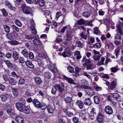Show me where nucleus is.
<instances>
[{"instance_id": "54", "label": "nucleus", "mask_w": 123, "mask_h": 123, "mask_svg": "<svg viewBox=\"0 0 123 123\" xmlns=\"http://www.w3.org/2000/svg\"><path fill=\"white\" fill-rule=\"evenodd\" d=\"M68 71L71 73H73L74 72V69L71 66H68Z\"/></svg>"}, {"instance_id": "5", "label": "nucleus", "mask_w": 123, "mask_h": 123, "mask_svg": "<svg viewBox=\"0 0 123 123\" xmlns=\"http://www.w3.org/2000/svg\"><path fill=\"white\" fill-rule=\"evenodd\" d=\"M104 115L101 112L99 111L97 115L96 120L99 123H102L103 121Z\"/></svg>"}, {"instance_id": "24", "label": "nucleus", "mask_w": 123, "mask_h": 123, "mask_svg": "<svg viewBox=\"0 0 123 123\" xmlns=\"http://www.w3.org/2000/svg\"><path fill=\"white\" fill-rule=\"evenodd\" d=\"M74 55L76 57V58L78 60L80 59L81 58L80 51H76L74 53Z\"/></svg>"}, {"instance_id": "64", "label": "nucleus", "mask_w": 123, "mask_h": 123, "mask_svg": "<svg viewBox=\"0 0 123 123\" xmlns=\"http://www.w3.org/2000/svg\"><path fill=\"white\" fill-rule=\"evenodd\" d=\"M69 27V26L68 25L65 26L63 27L62 29L61 30V32L62 33H64L65 31Z\"/></svg>"}, {"instance_id": "27", "label": "nucleus", "mask_w": 123, "mask_h": 123, "mask_svg": "<svg viewBox=\"0 0 123 123\" xmlns=\"http://www.w3.org/2000/svg\"><path fill=\"white\" fill-rule=\"evenodd\" d=\"M8 80L9 83L12 85H15L16 83V81L14 80L13 78H9L8 79Z\"/></svg>"}, {"instance_id": "33", "label": "nucleus", "mask_w": 123, "mask_h": 123, "mask_svg": "<svg viewBox=\"0 0 123 123\" xmlns=\"http://www.w3.org/2000/svg\"><path fill=\"white\" fill-rule=\"evenodd\" d=\"M31 33L33 34H36L37 32L35 28V27L34 26H31Z\"/></svg>"}, {"instance_id": "13", "label": "nucleus", "mask_w": 123, "mask_h": 123, "mask_svg": "<svg viewBox=\"0 0 123 123\" xmlns=\"http://www.w3.org/2000/svg\"><path fill=\"white\" fill-rule=\"evenodd\" d=\"M85 91L86 94L91 96L94 95L95 94L94 92L91 87L89 89L85 90Z\"/></svg>"}, {"instance_id": "39", "label": "nucleus", "mask_w": 123, "mask_h": 123, "mask_svg": "<svg viewBox=\"0 0 123 123\" xmlns=\"http://www.w3.org/2000/svg\"><path fill=\"white\" fill-rule=\"evenodd\" d=\"M82 14L83 16L85 17L88 18L89 17L90 15V12L87 11H86L83 12Z\"/></svg>"}, {"instance_id": "20", "label": "nucleus", "mask_w": 123, "mask_h": 123, "mask_svg": "<svg viewBox=\"0 0 123 123\" xmlns=\"http://www.w3.org/2000/svg\"><path fill=\"white\" fill-rule=\"evenodd\" d=\"M76 104L79 107L80 109L82 108L84 106L83 102L80 100L77 101L76 102Z\"/></svg>"}, {"instance_id": "11", "label": "nucleus", "mask_w": 123, "mask_h": 123, "mask_svg": "<svg viewBox=\"0 0 123 123\" xmlns=\"http://www.w3.org/2000/svg\"><path fill=\"white\" fill-rule=\"evenodd\" d=\"M5 5L7 6L11 10L14 11H16V8L11 5L9 1L6 0L5 1Z\"/></svg>"}, {"instance_id": "55", "label": "nucleus", "mask_w": 123, "mask_h": 123, "mask_svg": "<svg viewBox=\"0 0 123 123\" xmlns=\"http://www.w3.org/2000/svg\"><path fill=\"white\" fill-rule=\"evenodd\" d=\"M92 65V64L91 62L87 63L86 69L87 70L91 69Z\"/></svg>"}, {"instance_id": "25", "label": "nucleus", "mask_w": 123, "mask_h": 123, "mask_svg": "<svg viewBox=\"0 0 123 123\" xmlns=\"http://www.w3.org/2000/svg\"><path fill=\"white\" fill-rule=\"evenodd\" d=\"M34 79L35 82L38 84H40L42 82L41 78L38 77H36Z\"/></svg>"}, {"instance_id": "14", "label": "nucleus", "mask_w": 123, "mask_h": 123, "mask_svg": "<svg viewBox=\"0 0 123 123\" xmlns=\"http://www.w3.org/2000/svg\"><path fill=\"white\" fill-rule=\"evenodd\" d=\"M32 103L36 107L38 108L40 107V103L37 99H33L32 101Z\"/></svg>"}, {"instance_id": "58", "label": "nucleus", "mask_w": 123, "mask_h": 123, "mask_svg": "<svg viewBox=\"0 0 123 123\" xmlns=\"http://www.w3.org/2000/svg\"><path fill=\"white\" fill-rule=\"evenodd\" d=\"M64 51V52H66V53L69 55L71 54L70 49V48H67L66 49H65Z\"/></svg>"}, {"instance_id": "40", "label": "nucleus", "mask_w": 123, "mask_h": 123, "mask_svg": "<svg viewBox=\"0 0 123 123\" xmlns=\"http://www.w3.org/2000/svg\"><path fill=\"white\" fill-rule=\"evenodd\" d=\"M35 35H25V38L28 39L32 40L34 38V37Z\"/></svg>"}, {"instance_id": "46", "label": "nucleus", "mask_w": 123, "mask_h": 123, "mask_svg": "<svg viewBox=\"0 0 123 123\" xmlns=\"http://www.w3.org/2000/svg\"><path fill=\"white\" fill-rule=\"evenodd\" d=\"M38 3L39 6L41 7L43 6L45 4V2L44 0H39Z\"/></svg>"}, {"instance_id": "59", "label": "nucleus", "mask_w": 123, "mask_h": 123, "mask_svg": "<svg viewBox=\"0 0 123 123\" xmlns=\"http://www.w3.org/2000/svg\"><path fill=\"white\" fill-rule=\"evenodd\" d=\"M18 59V61L20 63H23L25 62L24 58L22 57H20Z\"/></svg>"}, {"instance_id": "45", "label": "nucleus", "mask_w": 123, "mask_h": 123, "mask_svg": "<svg viewBox=\"0 0 123 123\" xmlns=\"http://www.w3.org/2000/svg\"><path fill=\"white\" fill-rule=\"evenodd\" d=\"M99 75L101 78H105L107 79L109 78V76L107 74H99Z\"/></svg>"}, {"instance_id": "23", "label": "nucleus", "mask_w": 123, "mask_h": 123, "mask_svg": "<svg viewBox=\"0 0 123 123\" xmlns=\"http://www.w3.org/2000/svg\"><path fill=\"white\" fill-rule=\"evenodd\" d=\"M4 62L9 68L11 69L12 68V64L9 61L5 60Z\"/></svg>"}, {"instance_id": "62", "label": "nucleus", "mask_w": 123, "mask_h": 123, "mask_svg": "<svg viewBox=\"0 0 123 123\" xmlns=\"http://www.w3.org/2000/svg\"><path fill=\"white\" fill-rule=\"evenodd\" d=\"M12 27L13 30L16 31L17 32H18L19 31V29L15 25H13L12 26Z\"/></svg>"}, {"instance_id": "41", "label": "nucleus", "mask_w": 123, "mask_h": 123, "mask_svg": "<svg viewBox=\"0 0 123 123\" xmlns=\"http://www.w3.org/2000/svg\"><path fill=\"white\" fill-rule=\"evenodd\" d=\"M113 98L116 99H119L120 95L119 94L117 93H112Z\"/></svg>"}, {"instance_id": "51", "label": "nucleus", "mask_w": 123, "mask_h": 123, "mask_svg": "<svg viewBox=\"0 0 123 123\" xmlns=\"http://www.w3.org/2000/svg\"><path fill=\"white\" fill-rule=\"evenodd\" d=\"M77 23L79 25H81L85 23V21L82 18H81L78 21Z\"/></svg>"}, {"instance_id": "37", "label": "nucleus", "mask_w": 123, "mask_h": 123, "mask_svg": "<svg viewBox=\"0 0 123 123\" xmlns=\"http://www.w3.org/2000/svg\"><path fill=\"white\" fill-rule=\"evenodd\" d=\"M8 94H6V95H1L0 96L2 100L3 101H5L7 99L8 96Z\"/></svg>"}, {"instance_id": "19", "label": "nucleus", "mask_w": 123, "mask_h": 123, "mask_svg": "<svg viewBox=\"0 0 123 123\" xmlns=\"http://www.w3.org/2000/svg\"><path fill=\"white\" fill-rule=\"evenodd\" d=\"M12 56L15 60H17L18 59L19 57L18 53L16 51H14L13 53Z\"/></svg>"}, {"instance_id": "53", "label": "nucleus", "mask_w": 123, "mask_h": 123, "mask_svg": "<svg viewBox=\"0 0 123 123\" xmlns=\"http://www.w3.org/2000/svg\"><path fill=\"white\" fill-rule=\"evenodd\" d=\"M72 120L74 123H78L79 122V119L78 117H73Z\"/></svg>"}, {"instance_id": "63", "label": "nucleus", "mask_w": 123, "mask_h": 123, "mask_svg": "<svg viewBox=\"0 0 123 123\" xmlns=\"http://www.w3.org/2000/svg\"><path fill=\"white\" fill-rule=\"evenodd\" d=\"M7 38L10 40H12L13 38V37L12 34L11 33H8L7 34Z\"/></svg>"}, {"instance_id": "38", "label": "nucleus", "mask_w": 123, "mask_h": 123, "mask_svg": "<svg viewBox=\"0 0 123 123\" xmlns=\"http://www.w3.org/2000/svg\"><path fill=\"white\" fill-rule=\"evenodd\" d=\"M22 111L26 114L29 113L30 112L29 109L27 106L25 105V107H24V108L23 109V110H22Z\"/></svg>"}, {"instance_id": "50", "label": "nucleus", "mask_w": 123, "mask_h": 123, "mask_svg": "<svg viewBox=\"0 0 123 123\" xmlns=\"http://www.w3.org/2000/svg\"><path fill=\"white\" fill-rule=\"evenodd\" d=\"M67 29L66 35H72V31L71 29L69 27Z\"/></svg>"}, {"instance_id": "30", "label": "nucleus", "mask_w": 123, "mask_h": 123, "mask_svg": "<svg viewBox=\"0 0 123 123\" xmlns=\"http://www.w3.org/2000/svg\"><path fill=\"white\" fill-rule=\"evenodd\" d=\"M44 75L45 77L47 79L50 78L51 76V73L48 72H45L44 73Z\"/></svg>"}, {"instance_id": "10", "label": "nucleus", "mask_w": 123, "mask_h": 123, "mask_svg": "<svg viewBox=\"0 0 123 123\" xmlns=\"http://www.w3.org/2000/svg\"><path fill=\"white\" fill-rule=\"evenodd\" d=\"M15 105L17 109L20 111H22L25 106V105L20 104L18 102L16 103Z\"/></svg>"}, {"instance_id": "43", "label": "nucleus", "mask_w": 123, "mask_h": 123, "mask_svg": "<svg viewBox=\"0 0 123 123\" xmlns=\"http://www.w3.org/2000/svg\"><path fill=\"white\" fill-rule=\"evenodd\" d=\"M47 106L46 104L45 103H42L40 104L39 108H40L41 109L43 110H45L47 107Z\"/></svg>"}, {"instance_id": "4", "label": "nucleus", "mask_w": 123, "mask_h": 123, "mask_svg": "<svg viewBox=\"0 0 123 123\" xmlns=\"http://www.w3.org/2000/svg\"><path fill=\"white\" fill-rule=\"evenodd\" d=\"M104 111L106 114L109 115H110L113 113L112 108L109 105H107L105 107Z\"/></svg>"}, {"instance_id": "35", "label": "nucleus", "mask_w": 123, "mask_h": 123, "mask_svg": "<svg viewBox=\"0 0 123 123\" xmlns=\"http://www.w3.org/2000/svg\"><path fill=\"white\" fill-rule=\"evenodd\" d=\"M3 27L6 32L9 33L10 32V28L9 26L5 25H3Z\"/></svg>"}, {"instance_id": "42", "label": "nucleus", "mask_w": 123, "mask_h": 123, "mask_svg": "<svg viewBox=\"0 0 123 123\" xmlns=\"http://www.w3.org/2000/svg\"><path fill=\"white\" fill-rule=\"evenodd\" d=\"M101 43H98L95 44L93 46L95 48L99 49L101 47Z\"/></svg>"}, {"instance_id": "44", "label": "nucleus", "mask_w": 123, "mask_h": 123, "mask_svg": "<svg viewBox=\"0 0 123 123\" xmlns=\"http://www.w3.org/2000/svg\"><path fill=\"white\" fill-rule=\"evenodd\" d=\"M116 27L117 28V31H118L120 35H122L123 33L122 32V29L120 25L119 24H118L117 25Z\"/></svg>"}, {"instance_id": "47", "label": "nucleus", "mask_w": 123, "mask_h": 123, "mask_svg": "<svg viewBox=\"0 0 123 123\" xmlns=\"http://www.w3.org/2000/svg\"><path fill=\"white\" fill-rule=\"evenodd\" d=\"M81 62L83 63L84 62H87V63L91 62L90 60L89 59H87L86 58V56L83 57V59L81 60Z\"/></svg>"}, {"instance_id": "15", "label": "nucleus", "mask_w": 123, "mask_h": 123, "mask_svg": "<svg viewBox=\"0 0 123 123\" xmlns=\"http://www.w3.org/2000/svg\"><path fill=\"white\" fill-rule=\"evenodd\" d=\"M84 104L86 105H91L92 103V101L89 98H86L84 100Z\"/></svg>"}, {"instance_id": "17", "label": "nucleus", "mask_w": 123, "mask_h": 123, "mask_svg": "<svg viewBox=\"0 0 123 123\" xmlns=\"http://www.w3.org/2000/svg\"><path fill=\"white\" fill-rule=\"evenodd\" d=\"M25 64L27 67L31 69L34 68V66L31 62L29 61H26L25 62Z\"/></svg>"}, {"instance_id": "22", "label": "nucleus", "mask_w": 123, "mask_h": 123, "mask_svg": "<svg viewBox=\"0 0 123 123\" xmlns=\"http://www.w3.org/2000/svg\"><path fill=\"white\" fill-rule=\"evenodd\" d=\"M47 108L48 111L49 113H52L54 111L53 107L51 105H47Z\"/></svg>"}, {"instance_id": "49", "label": "nucleus", "mask_w": 123, "mask_h": 123, "mask_svg": "<svg viewBox=\"0 0 123 123\" xmlns=\"http://www.w3.org/2000/svg\"><path fill=\"white\" fill-rule=\"evenodd\" d=\"M93 33L96 35L99 34L100 33V32L98 30V28L97 27H96L94 29Z\"/></svg>"}, {"instance_id": "31", "label": "nucleus", "mask_w": 123, "mask_h": 123, "mask_svg": "<svg viewBox=\"0 0 123 123\" xmlns=\"http://www.w3.org/2000/svg\"><path fill=\"white\" fill-rule=\"evenodd\" d=\"M83 44L80 41H77L75 43V46L78 47L82 48L83 47Z\"/></svg>"}, {"instance_id": "56", "label": "nucleus", "mask_w": 123, "mask_h": 123, "mask_svg": "<svg viewBox=\"0 0 123 123\" xmlns=\"http://www.w3.org/2000/svg\"><path fill=\"white\" fill-rule=\"evenodd\" d=\"M114 53L117 58L120 53V50L118 49H116L114 50Z\"/></svg>"}, {"instance_id": "12", "label": "nucleus", "mask_w": 123, "mask_h": 123, "mask_svg": "<svg viewBox=\"0 0 123 123\" xmlns=\"http://www.w3.org/2000/svg\"><path fill=\"white\" fill-rule=\"evenodd\" d=\"M63 79L66 80L68 83L70 84H74V80L72 78L68 77L65 75L63 76Z\"/></svg>"}, {"instance_id": "1", "label": "nucleus", "mask_w": 123, "mask_h": 123, "mask_svg": "<svg viewBox=\"0 0 123 123\" xmlns=\"http://www.w3.org/2000/svg\"><path fill=\"white\" fill-rule=\"evenodd\" d=\"M22 11L25 14H29L31 13L32 10L31 7L27 6L24 3L21 4Z\"/></svg>"}, {"instance_id": "18", "label": "nucleus", "mask_w": 123, "mask_h": 123, "mask_svg": "<svg viewBox=\"0 0 123 123\" xmlns=\"http://www.w3.org/2000/svg\"><path fill=\"white\" fill-rule=\"evenodd\" d=\"M15 120L18 123H23L24 121L23 118L20 116H17L15 118Z\"/></svg>"}, {"instance_id": "32", "label": "nucleus", "mask_w": 123, "mask_h": 123, "mask_svg": "<svg viewBox=\"0 0 123 123\" xmlns=\"http://www.w3.org/2000/svg\"><path fill=\"white\" fill-rule=\"evenodd\" d=\"M94 100L95 103L97 104H99L100 101L99 98L96 96H94Z\"/></svg>"}, {"instance_id": "8", "label": "nucleus", "mask_w": 123, "mask_h": 123, "mask_svg": "<svg viewBox=\"0 0 123 123\" xmlns=\"http://www.w3.org/2000/svg\"><path fill=\"white\" fill-rule=\"evenodd\" d=\"M35 39L33 41L34 44L37 46H41L42 45L41 42L38 39L39 38V36L37 35H35L34 37Z\"/></svg>"}, {"instance_id": "29", "label": "nucleus", "mask_w": 123, "mask_h": 123, "mask_svg": "<svg viewBox=\"0 0 123 123\" xmlns=\"http://www.w3.org/2000/svg\"><path fill=\"white\" fill-rule=\"evenodd\" d=\"M18 100L19 102V103L25 105L26 103V101L23 97H21L20 98H18Z\"/></svg>"}, {"instance_id": "34", "label": "nucleus", "mask_w": 123, "mask_h": 123, "mask_svg": "<svg viewBox=\"0 0 123 123\" xmlns=\"http://www.w3.org/2000/svg\"><path fill=\"white\" fill-rule=\"evenodd\" d=\"M65 102L69 104L71 103L72 101V98L69 97L65 98H64Z\"/></svg>"}, {"instance_id": "60", "label": "nucleus", "mask_w": 123, "mask_h": 123, "mask_svg": "<svg viewBox=\"0 0 123 123\" xmlns=\"http://www.w3.org/2000/svg\"><path fill=\"white\" fill-rule=\"evenodd\" d=\"M37 62L39 66L41 67H42L43 66L44 64V63L43 61L39 60H38L37 61Z\"/></svg>"}, {"instance_id": "61", "label": "nucleus", "mask_w": 123, "mask_h": 123, "mask_svg": "<svg viewBox=\"0 0 123 123\" xmlns=\"http://www.w3.org/2000/svg\"><path fill=\"white\" fill-rule=\"evenodd\" d=\"M93 58L94 61L99 60L100 59V56L99 55H95L94 56Z\"/></svg>"}, {"instance_id": "16", "label": "nucleus", "mask_w": 123, "mask_h": 123, "mask_svg": "<svg viewBox=\"0 0 123 123\" xmlns=\"http://www.w3.org/2000/svg\"><path fill=\"white\" fill-rule=\"evenodd\" d=\"M50 13V12L49 10H46L44 11V15L46 18L48 19H49V18H50L52 19V18Z\"/></svg>"}, {"instance_id": "28", "label": "nucleus", "mask_w": 123, "mask_h": 123, "mask_svg": "<svg viewBox=\"0 0 123 123\" xmlns=\"http://www.w3.org/2000/svg\"><path fill=\"white\" fill-rule=\"evenodd\" d=\"M108 49L110 52L111 51L114 49V46L112 42H111L107 47Z\"/></svg>"}, {"instance_id": "7", "label": "nucleus", "mask_w": 123, "mask_h": 123, "mask_svg": "<svg viewBox=\"0 0 123 123\" xmlns=\"http://www.w3.org/2000/svg\"><path fill=\"white\" fill-rule=\"evenodd\" d=\"M117 85V81L116 80H114L110 84L109 86H108V91L110 92H111L115 88Z\"/></svg>"}, {"instance_id": "3", "label": "nucleus", "mask_w": 123, "mask_h": 123, "mask_svg": "<svg viewBox=\"0 0 123 123\" xmlns=\"http://www.w3.org/2000/svg\"><path fill=\"white\" fill-rule=\"evenodd\" d=\"M47 65L49 66V68L51 69V71L54 73H56L58 70L56 67L53 64L51 61H49L47 62Z\"/></svg>"}, {"instance_id": "26", "label": "nucleus", "mask_w": 123, "mask_h": 123, "mask_svg": "<svg viewBox=\"0 0 123 123\" xmlns=\"http://www.w3.org/2000/svg\"><path fill=\"white\" fill-rule=\"evenodd\" d=\"M21 53L25 57H27L28 55V52L26 49H24L23 50L21 51Z\"/></svg>"}, {"instance_id": "57", "label": "nucleus", "mask_w": 123, "mask_h": 123, "mask_svg": "<svg viewBox=\"0 0 123 123\" xmlns=\"http://www.w3.org/2000/svg\"><path fill=\"white\" fill-rule=\"evenodd\" d=\"M57 89L56 88L55 86L52 88L51 90V93L53 95H55L56 94V92L57 91Z\"/></svg>"}, {"instance_id": "48", "label": "nucleus", "mask_w": 123, "mask_h": 123, "mask_svg": "<svg viewBox=\"0 0 123 123\" xmlns=\"http://www.w3.org/2000/svg\"><path fill=\"white\" fill-rule=\"evenodd\" d=\"M25 83V80L22 78H20L19 80L18 83L20 85L24 84Z\"/></svg>"}, {"instance_id": "6", "label": "nucleus", "mask_w": 123, "mask_h": 123, "mask_svg": "<svg viewBox=\"0 0 123 123\" xmlns=\"http://www.w3.org/2000/svg\"><path fill=\"white\" fill-rule=\"evenodd\" d=\"M55 86L57 91L61 93H64V85L56 84L55 85Z\"/></svg>"}, {"instance_id": "21", "label": "nucleus", "mask_w": 123, "mask_h": 123, "mask_svg": "<svg viewBox=\"0 0 123 123\" xmlns=\"http://www.w3.org/2000/svg\"><path fill=\"white\" fill-rule=\"evenodd\" d=\"M13 95L15 97H17L18 94V92L17 89L16 88H13L12 89Z\"/></svg>"}, {"instance_id": "36", "label": "nucleus", "mask_w": 123, "mask_h": 123, "mask_svg": "<svg viewBox=\"0 0 123 123\" xmlns=\"http://www.w3.org/2000/svg\"><path fill=\"white\" fill-rule=\"evenodd\" d=\"M95 41V38L94 37H90L88 38V44H91L93 43Z\"/></svg>"}, {"instance_id": "9", "label": "nucleus", "mask_w": 123, "mask_h": 123, "mask_svg": "<svg viewBox=\"0 0 123 123\" xmlns=\"http://www.w3.org/2000/svg\"><path fill=\"white\" fill-rule=\"evenodd\" d=\"M73 35H66V41L64 42V43L65 45H68L69 44L70 42L72 39Z\"/></svg>"}, {"instance_id": "52", "label": "nucleus", "mask_w": 123, "mask_h": 123, "mask_svg": "<svg viewBox=\"0 0 123 123\" xmlns=\"http://www.w3.org/2000/svg\"><path fill=\"white\" fill-rule=\"evenodd\" d=\"M15 24L18 26L21 27L22 24L21 22L18 20H16L15 21Z\"/></svg>"}, {"instance_id": "2", "label": "nucleus", "mask_w": 123, "mask_h": 123, "mask_svg": "<svg viewBox=\"0 0 123 123\" xmlns=\"http://www.w3.org/2000/svg\"><path fill=\"white\" fill-rule=\"evenodd\" d=\"M5 108L7 109L6 112L10 116L13 115L14 114V112L11 108V106L7 103L4 105Z\"/></svg>"}]
</instances>
